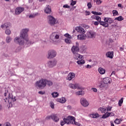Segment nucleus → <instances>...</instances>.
I'll return each mask as SVG.
<instances>
[{
  "label": "nucleus",
  "instance_id": "nucleus-1",
  "mask_svg": "<svg viewBox=\"0 0 126 126\" xmlns=\"http://www.w3.org/2000/svg\"><path fill=\"white\" fill-rule=\"evenodd\" d=\"M28 29H24L21 32L20 37H16L14 41L16 44H19L21 46H25V47H30V45L33 44L31 40L28 39Z\"/></svg>",
  "mask_w": 126,
  "mask_h": 126
},
{
  "label": "nucleus",
  "instance_id": "nucleus-2",
  "mask_svg": "<svg viewBox=\"0 0 126 126\" xmlns=\"http://www.w3.org/2000/svg\"><path fill=\"white\" fill-rule=\"evenodd\" d=\"M46 79L41 78L39 81L35 82V87L39 88L40 89H44L45 86H46Z\"/></svg>",
  "mask_w": 126,
  "mask_h": 126
},
{
  "label": "nucleus",
  "instance_id": "nucleus-3",
  "mask_svg": "<svg viewBox=\"0 0 126 126\" xmlns=\"http://www.w3.org/2000/svg\"><path fill=\"white\" fill-rule=\"evenodd\" d=\"M72 118L73 119V116H68L67 118H63V120H61L60 122V125L62 126H64L65 124L67 125H70V121H72Z\"/></svg>",
  "mask_w": 126,
  "mask_h": 126
},
{
  "label": "nucleus",
  "instance_id": "nucleus-4",
  "mask_svg": "<svg viewBox=\"0 0 126 126\" xmlns=\"http://www.w3.org/2000/svg\"><path fill=\"white\" fill-rule=\"evenodd\" d=\"M47 21L50 26H54L57 24V20L53 16L49 15L47 16Z\"/></svg>",
  "mask_w": 126,
  "mask_h": 126
},
{
  "label": "nucleus",
  "instance_id": "nucleus-5",
  "mask_svg": "<svg viewBox=\"0 0 126 126\" xmlns=\"http://www.w3.org/2000/svg\"><path fill=\"white\" fill-rule=\"evenodd\" d=\"M51 119L55 123H58V122L60 121V118H59V117H58V115L56 114H52L50 116H47L45 118V120H51Z\"/></svg>",
  "mask_w": 126,
  "mask_h": 126
},
{
  "label": "nucleus",
  "instance_id": "nucleus-6",
  "mask_svg": "<svg viewBox=\"0 0 126 126\" xmlns=\"http://www.w3.org/2000/svg\"><path fill=\"white\" fill-rule=\"evenodd\" d=\"M71 51L73 54H75L79 52V43L78 42H76L75 45H73L72 47Z\"/></svg>",
  "mask_w": 126,
  "mask_h": 126
},
{
  "label": "nucleus",
  "instance_id": "nucleus-7",
  "mask_svg": "<svg viewBox=\"0 0 126 126\" xmlns=\"http://www.w3.org/2000/svg\"><path fill=\"white\" fill-rule=\"evenodd\" d=\"M60 38V35H59V32H53L52 34L50 36V40H52V41H56V40L59 39Z\"/></svg>",
  "mask_w": 126,
  "mask_h": 126
},
{
  "label": "nucleus",
  "instance_id": "nucleus-8",
  "mask_svg": "<svg viewBox=\"0 0 126 126\" xmlns=\"http://www.w3.org/2000/svg\"><path fill=\"white\" fill-rule=\"evenodd\" d=\"M101 17L99 16H97L95 20L99 22L100 25H102L103 27H109V23L104 22V21H101Z\"/></svg>",
  "mask_w": 126,
  "mask_h": 126
},
{
  "label": "nucleus",
  "instance_id": "nucleus-9",
  "mask_svg": "<svg viewBox=\"0 0 126 126\" xmlns=\"http://www.w3.org/2000/svg\"><path fill=\"white\" fill-rule=\"evenodd\" d=\"M57 56V52L55 50H49L48 51V59H53Z\"/></svg>",
  "mask_w": 126,
  "mask_h": 126
},
{
  "label": "nucleus",
  "instance_id": "nucleus-10",
  "mask_svg": "<svg viewBox=\"0 0 126 126\" xmlns=\"http://www.w3.org/2000/svg\"><path fill=\"white\" fill-rule=\"evenodd\" d=\"M57 63L58 62L56 60L50 61L48 63V67L52 68V67H54L57 65Z\"/></svg>",
  "mask_w": 126,
  "mask_h": 126
},
{
  "label": "nucleus",
  "instance_id": "nucleus-11",
  "mask_svg": "<svg viewBox=\"0 0 126 126\" xmlns=\"http://www.w3.org/2000/svg\"><path fill=\"white\" fill-rule=\"evenodd\" d=\"M23 11H24V8L22 7H18L15 10V14L16 15L20 14Z\"/></svg>",
  "mask_w": 126,
  "mask_h": 126
},
{
  "label": "nucleus",
  "instance_id": "nucleus-12",
  "mask_svg": "<svg viewBox=\"0 0 126 126\" xmlns=\"http://www.w3.org/2000/svg\"><path fill=\"white\" fill-rule=\"evenodd\" d=\"M80 102L81 105L84 107H88V105H89L88 101H87L86 98H81L80 99Z\"/></svg>",
  "mask_w": 126,
  "mask_h": 126
},
{
  "label": "nucleus",
  "instance_id": "nucleus-13",
  "mask_svg": "<svg viewBox=\"0 0 126 126\" xmlns=\"http://www.w3.org/2000/svg\"><path fill=\"white\" fill-rule=\"evenodd\" d=\"M69 87H70V88H71V89H79V90L82 89V88L78 86V84H70L69 85Z\"/></svg>",
  "mask_w": 126,
  "mask_h": 126
},
{
  "label": "nucleus",
  "instance_id": "nucleus-14",
  "mask_svg": "<svg viewBox=\"0 0 126 126\" xmlns=\"http://www.w3.org/2000/svg\"><path fill=\"white\" fill-rule=\"evenodd\" d=\"M95 35H96V32L92 31H90L87 33V36L90 39L95 38Z\"/></svg>",
  "mask_w": 126,
  "mask_h": 126
},
{
  "label": "nucleus",
  "instance_id": "nucleus-15",
  "mask_svg": "<svg viewBox=\"0 0 126 126\" xmlns=\"http://www.w3.org/2000/svg\"><path fill=\"white\" fill-rule=\"evenodd\" d=\"M115 20H113V19L109 17H105L104 19V22L105 23H109V24H112V23H114Z\"/></svg>",
  "mask_w": 126,
  "mask_h": 126
},
{
  "label": "nucleus",
  "instance_id": "nucleus-16",
  "mask_svg": "<svg viewBox=\"0 0 126 126\" xmlns=\"http://www.w3.org/2000/svg\"><path fill=\"white\" fill-rule=\"evenodd\" d=\"M75 30L79 33H81L82 34H85V31L82 27H77L75 28Z\"/></svg>",
  "mask_w": 126,
  "mask_h": 126
},
{
  "label": "nucleus",
  "instance_id": "nucleus-17",
  "mask_svg": "<svg viewBox=\"0 0 126 126\" xmlns=\"http://www.w3.org/2000/svg\"><path fill=\"white\" fill-rule=\"evenodd\" d=\"M73 55L75 60H77L78 61H80V60H81V59H82V58L83 57L82 55L78 54V52L76 53H73Z\"/></svg>",
  "mask_w": 126,
  "mask_h": 126
},
{
  "label": "nucleus",
  "instance_id": "nucleus-18",
  "mask_svg": "<svg viewBox=\"0 0 126 126\" xmlns=\"http://www.w3.org/2000/svg\"><path fill=\"white\" fill-rule=\"evenodd\" d=\"M112 79L109 77H105L103 79V83L104 84H111Z\"/></svg>",
  "mask_w": 126,
  "mask_h": 126
},
{
  "label": "nucleus",
  "instance_id": "nucleus-19",
  "mask_svg": "<svg viewBox=\"0 0 126 126\" xmlns=\"http://www.w3.org/2000/svg\"><path fill=\"white\" fill-rule=\"evenodd\" d=\"M72 119V120L70 121V124H71V125H75V126H81L80 123L78 122H76L75 121V118H74V117H73V118Z\"/></svg>",
  "mask_w": 126,
  "mask_h": 126
},
{
  "label": "nucleus",
  "instance_id": "nucleus-20",
  "mask_svg": "<svg viewBox=\"0 0 126 126\" xmlns=\"http://www.w3.org/2000/svg\"><path fill=\"white\" fill-rule=\"evenodd\" d=\"M75 77V74L74 73H69L67 77V80L70 81L72 79V78H74Z\"/></svg>",
  "mask_w": 126,
  "mask_h": 126
},
{
  "label": "nucleus",
  "instance_id": "nucleus-21",
  "mask_svg": "<svg viewBox=\"0 0 126 126\" xmlns=\"http://www.w3.org/2000/svg\"><path fill=\"white\" fill-rule=\"evenodd\" d=\"M106 56L107 57V58H109V59H113L114 57V52H108L106 54Z\"/></svg>",
  "mask_w": 126,
  "mask_h": 126
},
{
  "label": "nucleus",
  "instance_id": "nucleus-22",
  "mask_svg": "<svg viewBox=\"0 0 126 126\" xmlns=\"http://www.w3.org/2000/svg\"><path fill=\"white\" fill-rule=\"evenodd\" d=\"M57 102H60V103H62V104H63L66 102V99L65 97H62L61 98H58L57 99Z\"/></svg>",
  "mask_w": 126,
  "mask_h": 126
},
{
  "label": "nucleus",
  "instance_id": "nucleus-23",
  "mask_svg": "<svg viewBox=\"0 0 126 126\" xmlns=\"http://www.w3.org/2000/svg\"><path fill=\"white\" fill-rule=\"evenodd\" d=\"M12 94H10L9 93H8V97H6L5 99H4V101L5 102H9V100H11V98H12Z\"/></svg>",
  "mask_w": 126,
  "mask_h": 126
},
{
  "label": "nucleus",
  "instance_id": "nucleus-24",
  "mask_svg": "<svg viewBox=\"0 0 126 126\" xmlns=\"http://www.w3.org/2000/svg\"><path fill=\"white\" fill-rule=\"evenodd\" d=\"M77 38H78V40H86V38H85V36H84V35L81 34H79L77 36Z\"/></svg>",
  "mask_w": 126,
  "mask_h": 126
},
{
  "label": "nucleus",
  "instance_id": "nucleus-25",
  "mask_svg": "<svg viewBox=\"0 0 126 126\" xmlns=\"http://www.w3.org/2000/svg\"><path fill=\"white\" fill-rule=\"evenodd\" d=\"M0 28H2V29H7V28H8V23H5L1 25Z\"/></svg>",
  "mask_w": 126,
  "mask_h": 126
},
{
  "label": "nucleus",
  "instance_id": "nucleus-26",
  "mask_svg": "<svg viewBox=\"0 0 126 126\" xmlns=\"http://www.w3.org/2000/svg\"><path fill=\"white\" fill-rule=\"evenodd\" d=\"M98 71L100 74H105L106 72V70H105V69L102 67H99L98 68Z\"/></svg>",
  "mask_w": 126,
  "mask_h": 126
},
{
  "label": "nucleus",
  "instance_id": "nucleus-27",
  "mask_svg": "<svg viewBox=\"0 0 126 126\" xmlns=\"http://www.w3.org/2000/svg\"><path fill=\"white\" fill-rule=\"evenodd\" d=\"M98 87H99V88H100L101 90H103V89H104V88L105 87V84L103 83L102 82H100L98 84Z\"/></svg>",
  "mask_w": 126,
  "mask_h": 126
},
{
  "label": "nucleus",
  "instance_id": "nucleus-28",
  "mask_svg": "<svg viewBox=\"0 0 126 126\" xmlns=\"http://www.w3.org/2000/svg\"><path fill=\"white\" fill-rule=\"evenodd\" d=\"M44 12H45V13H47V14H50V13L52 12V10L51 9V8L47 7L46 9L44 10Z\"/></svg>",
  "mask_w": 126,
  "mask_h": 126
},
{
  "label": "nucleus",
  "instance_id": "nucleus-29",
  "mask_svg": "<svg viewBox=\"0 0 126 126\" xmlns=\"http://www.w3.org/2000/svg\"><path fill=\"white\" fill-rule=\"evenodd\" d=\"M98 110H99V111H100V112L101 113H102L103 114H105L106 111L107 110V109L105 108H104V107H100L98 109Z\"/></svg>",
  "mask_w": 126,
  "mask_h": 126
},
{
  "label": "nucleus",
  "instance_id": "nucleus-30",
  "mask_svg": "<svg viewBox=\"0 0 126 126\" xmlns=\"http://www.w3.org/2000/svg\"><path fill=\"white\" fill-rule=\"evenodd\" d=\"M46 85H48V86H52L53 85V82L52 81L48 80L46 79Z\"/></svg>",
  "mask_w": 126,
  "mask_h": 126
},
{
  "label": "nucleus",
  "instance_id": "nucleus-31",
  "mask_svg": "<svg viewBox=\"0 0 126 126\" xmlns=\"http://www.w3.org/2000/svg\"><path fill=\"white\" fill-rule=\"evenodd\" d=\"M114 20H118V21H122V20H124V17L122 16H120L119 17L115 18Z\"/></svg>",
  "mask_w": 126,
  "mask_h": 126
},
{
  "label": "nucleus",
  "instance_id": "nucleus-32",
  "mask_svg": "<svg viewBox=\"0 0 126 126\" xmlns=\"http://www.w3.org/2000/svg\"><path fill=\"white\" fill-rule=\"evenodd\" d=\"M38 15H39V13H33L29 15V18H34V17H35V16H38Z\"/></svg>",
  "mask_w": 126,
  "mask_h": 126
},
{
  "label": "nucleus",
  "instance_id": "nucleus-33",
  "mask_svg": "<svg viewBox=\"0 0 126 126\" xmlns=\"http://www.w3.org/2000/svg\"><path fill=\"white\" fill-rule=\"evenodd\" d=\"M76 95H84V91L81 90V91H78L76 93Z\"/></svg>",
  "mask_w": 126,
  "mask_h": 126
},
{
  "label": "nucleus",
  "instance_id": "nucleus-34",
  "mask_svg": "<svg viewBox=\"0 0 126 126\" xmlns=\"http://www.w3.org/2000/svg\"><path fill=\"white\" fill-rule=\"evenodd\" d=\"M124 103V97H122L121 99L119 100L118 105L120 107H121L122 104Z\"/></svg>",
  "mask_w": 126,
  "mask_h": 126
},
{
  "label": "nucleus",
  "instance_id": "nucleus-35",
  "mask_svg": "<svg viewBox=\"0 0 126 126\" xmlns=\"http://www.w3.org/2000/svg\"><path fill=\"white\" fill-rule=\"evenodd\" d=\"M91 13L93 14H94V15H102V13L101 12H98L92 11Z\"/></svg>",
  "mask_w": 126,
  "mask_h": 126
},
{
  "label": "nucleus",
  "instance_id": "nucleus-36",
  "mask_svg": "<svg viewBox=\"0 0 126 126\" xmlns=\"http://www.w3.org/2000/svg\"><path fill=\"white\" fill-rule=\"evenodd\" d=\"M77 63H78V64H84V63H85V61L84 60H79L77 62Z\"/></svg>",
  "mask_w": 126,
  "mask_h": 126
},
{
  "label": "nucleus",
  "instance_id": "nucleus-37",
  "mask_svg": "<svg viewBox=\"0 0 126 126\" xmlns=\"http://www.w3.org/2000/svg\"><path fill=\"white\" fill-rule=\"evenodd\" d=\"M112 13L113 14V16L119 15V12H118V10H113L112 11Z\"/></svg>",
  "mask_w": 126,
  "mask_h": 126
},
{
  "label": "nucleus",
  "instance_id": "nucleus-38",
  "mask_svg": "<svg viewBox=\"0 0 126 126\" xmlns=\"http://www.w3.org/2000/svg\"><path fill=\"white\" fill-rule=\"evenodd\" d=\"M11 40H12V38L11 37H10V36H7L6 38V42L7 43H10V42H11Z\"/></svg>",
  "mask_w": 126,
  "mask_h": 126
},
{
  "label": "nucleus",
  "instance_id": "nucleus-39",
  "mask_svg": "<svg viewBox=\"0 0 126 126\" xmlns=\"http://www.w3.org/2000/svg\"><path fill=\"white\" fill-rule=\"evenodd\" d=\"M109 114H108V112H106L105 114H103L102 116V119H107V118H109Z\"/></svg>",
  "mask_w": 126,
  "mask_h": 126
},
{
  "label": "nucleus",
  "instance_id": "nucleus-40",
  "mask_svg": "<svg viewBox=\"0 0 126 126\" xmlns=\"http://www.w3.org/2000/svg\"><path fill=\"white\" fill-rule=\"evenodd\" d=\"M52 95L54 98H56V97H58L59 93L58 92H54L52 94Z\"/></svg>",
  "mask_w": 126,
  "mask_h": 126
},
{
  "label": "nucleus",
  "instance_id": "nucleus-41",
  "mask_svg": "<svg viewBox=\"0 0 126 126\" xmlns=\"http://www.w3.org/2000/svg\"><path fill=\"white\" fill-rule=\"evenodd\" d=\"M114 123L116 124V125H120V124H121L120 119H116V120L114 121Z\"/></svg>",
  "mask_w": 126,
  "mask_h": 126
},
{
  "label": "nucleus",
  "instance_id": "nucleus-42",
  "mask_svg": "<svg viewBox=\"0 0 126 126\" xmlns=\"http://www.w3.org/2000/svg\"><path fill=\"white\" fill-rule=\"evenodd\" d=\"M5 33L6 35H10V34H11V31L9 29H6L5 31Z\"/></svg>",
  "mask_w": 126,
  "mask_h": 126
},
{
  "label": "nucleus",
  "instance_id": "nucleus-43",
  "mask_svg": "<svg viewBox=\"0 0 126 126\" xmlns=\"http://www.w3.org/2000/svg\"><path fill=\"white\" fill-rule=\"evenodd\" d=\"M21 50H22V47H21V46H19L16 49L15 52L16 53H19Z\"/></svg>",
  "mask_w": 126,
  "mask_h": 126
},
{
  "label": "nucleus",
  "instance_id": "nucleus-44",
  "mask_svg": "<svg viewBox=\"0 0 126 126\" xmlns=\"http://www.w3.org/2000/svg\"><path fill=\"white\" fill-rule=\"evenodd\" d=\"M94 2H96V4H101L102 3V1L101 0H94Z\"/></svg>",
  "mask_w": 126,
  "mask_h": 126
},
{
  "label": "nucleus",
  "instance_id": "nucleus-45",
  "mask_svg": "<svg viewBox=\"0 0 126 126\" xmlns=\"http://www.w3.org/2000/svg\"><path fill=\"white\" fill-rule=\"evenodd\" d=\"M65 42L66 44H71V40H70V38H65Z\"/></svg>",
  "mask_w": 126,
  "mask_h": 126
},
{
  "label": "nucleus",
  "instance_id": "nucleus-46",
  "mask_svg": "<svg viewBox=\"0 0 126 126\" xmlns=\"http://www.w3.org/2000/svg\"><path fill=\"white\" fill-rule=\"evenodd\" d=\"M64 36L65 37H66V38H68V39H71V35H70L68 33H65Z\"/></svg>",
  "mask_w": 126,
  "mask_h": 126
},
{
  "label": "nucleus",
  "instance_id": "nucleus-47",
  "mask_svg": "<svg viewBox=\"0 0 126 126\" xmlns=\"http://www.w3.org/2000/svg\"><path fill=\"white\" fill-rule=\"evenodd\" d=\"M92 118H94V119L99 117V114L98 113H96L95 114H92Z\"/></svg>",
  "mask_w": 126,
  "mask_h": 126
},
{
  "label": "nucleus",
  "instance_id": "nucleus-48",
  "mask_svg": "<svg viewBox=\"0 0 126 126\" xmlns=\"http://www.w3.org/2000/svg\"><path fill=\"white\" fill-rule=\"evenodd\" d=\"M50 106L52 109H55V104L53 102L50 103Z\"/></svg>",
  "mask_w": 126,
  "mask_h": 126
},
{
  "label": "nucleus",
  "instance_id": "nucleus-49",
  "mask_svg": "<svg viewBox=\"0 0 126 126\" xmlns=\"http://www.w3.org/2000/svg\"><path fill=\"white\" fill-rule=\"evenodd\" d=\"M87 6L88 7V8L90 9V8L92 7V4H91V2H88L87 4Z\"/></svg>",
  "mask_w": 126,
  "mask_h": 126
},
{
  "label": "nucleus",
  "instance_id": "nucleus-50",
  "mask_svg": "<svg viewBox=\"0 0 126 126\" xmlns=\"http://www.w3.org/2000/svg\"><path fill=\"white\" fill-rule=\"evenodd\" d=\"M3 126H11V125H10V123H9V122H6L3 125Z\"/></svg>",
  "mask_w": 126,
  "mask_h": 126
},
{
  "label": "nucleus",
  "instance_id": "nucleus-51",
  "mask_svg": "<svg viewBox=\"0 0 126 126\" xmlns=\"http://www.w3.org/2000/svg\"><path fill=\"white\" fill-rule=\"evenodd\" d=\"M112 28H115V29H118V26H117V24H114V25H112Z\"/></svg>",
  "mask_w": 126,
  "mask_h": 126
},
{
  "label": "nucleus",
  "instance_id": "nucleus-52",
  "mask_svg": "<svg viewBox=\"0 0 126 126\" xmlns=\"http://www.w3.org/2000/svg\"><path fill=\"white\" fill-rule=\"evenodd\" d=\"M109 46L111 45V44L114 43V40L111 38L109 39Z\"/></svg>",
  "mask_w": 126,
  "mask_h": 126
},
{
  "label": "nucleus",
  "instance_id": "nucleus-53",
  "mask_svg": "<svg viewBox=\"0 0 126 126\" xmlns=\"http://www.w3.org/2000/svg\"><path fill=\"white\" fill-rule=\"evenodd\" d=\"M107 114L108 115H109V117L110 116V117H114V116H115V113L113 112L108 113Z\"/></svg>",
  "mask_w": 126,
  "mask_h": 126
},
{
  "label": "nucleus",
  "instance_id": "nucleus-54",
  "mask_svg": "<svg viewBox=\"0 0 126 126\" xmlns=\"http://www.w3.org/2000/svg\"><path fill=\"white\" fill-rule=\"evenodd\" d=\"M70 4L71 5H75V4H76V1H73V0H72V2L70 3Z\"/></svg>",
  "mask_w": 126,
  "mask_h": 126
},
{
  "label": "nucleus",
  "instance_id": "nucleus-55",
  "mask_svg": "<svg viewBox=\"0 0 126 126\" xmlns=\"http://www.w3.org/2000/svg\"><path fill=\"white\" fill-rule=\"evenodd\" d=\"M112 107H111V106H108L106 109H107V111H109V112H111V110H112Z\"/></svg>",
  "mask_w": 126,
  "mask_h": 126
},
{
  "label": "nucleus",
  "instance_id": "nucleus-56",
  "mask_svg": "<svg viewBox=\"0 0 126 126\" xmlns=\"http://www.w3.org/2000/svg\"><path fill=\"white\" fill-rule=\"evenodd\" d=\"M99 23H100L99 22L95 21L94 22V24L95 25V26H98V25H99Z\"/></svg>",
  "mask_w": 126,
  "mask_h": 126
},
{
  "label": "nucleus",
  "instance_id": "nucleus-57",
  "mask_svg": "<svg viewBox=\"0 0 126 126\" xmlns=\"http://www.w3.org/2000/svg\"><path fill=\"white\" fill-rule=\"evenodd\" d=\"M63 7L64 8H69L70 7H69V5L66 4L65 5H63Z\"/></svg>",
  "mask_w": 126,
  "mask_h": 126
},
{
  "label": "nucleus",
  "instance_id": "nucleus-58",
  "mask_svg": "<svg viewBox=\"0 0 126 126\" xmlns=\"http://www.w3.org/2000/svg\"><path fill=\"white\" fill-rule=\"evenodd\" d=\"M38 94H40L41 95H44V94H45V92H43L42 91H39Z\"/></svg>",
  "mask_w": 126,
  "mask_h": 126
},
{
  "label": "nucleus",
  "instance_id": "nucleus-59",
  "mask_svg": "<svg viewBox=\"0 0 126 126\" xmlns=\"http://www.w3.org/2000/svg\"><path fill=\"white\" fill-rule=\"evenodd\" d=\"M11 100H12V101H13V102H15V101H16V99H15V96L13 97L12 96Z\"/></svg>",
  "mask_w": 126,
  "mask_h": 126
},
{
  "label": "nucleus",
  "instance_id": "nucleus-60",
  "mask_svg": "<svg viewBox=\"0 0 126 126\" xmlns=\"http://www.w3.org/2000/svg\"><path fill=\"white\" fill-rule=\"evenodd\" d=\"M85 67H86V68H91V67H92V66L89 64H87L85 66Z\"/></svg>",
  "mask_w": 126,
  "mask_h": 126
},
{
  "label": "nucleus",
  "instance_id": "nucleus-61",
  "mask_svg": "<svg viewBox=\"0 0 126 126\" xmlns=\"http://www.w3.org/2000/svg\"><path fill=\"white\" fill-rule=\"evenodd\" d=\"M92 90H93L94 92H97V89H96V88H92Z\"/></svg>",
  "mask_w": 126,
  "mask_h": 126
},
{
  "label": "nucleus",
  "instance_id": "nucleus-62",
  "mask_svg": "<svg viewBox=\"0 0 126 126\" xmlns=\"http://www.w3.org/2000/svg\"><path fill=\"white\" fill-rule=\"evenodd\" d=\"M96 18H97V16L93 15V16H91V18L92 19H95L96 20Z\"/></svg>",
  "mask_w": 126,
  "mask_h": 126
},
{
  "label": "nucleus",
  "instance_id": "nucleus-63",
  "mask_svg": "<svg viewBox=\"0 0 126 126\" xmlns=\"http://www.w3.org/2000/svg\"><path fill=\"white\" fill-rule=\"evenodd\" d=\"M91 13L90 11H86V15H90Z\"/></svg>",
  "mask_w": 126,
  "mask_h": 126
},
{
  "label": "nucleus",
  "instance_id": "nucleus-64",
  "mask_svg": "<svg viewBox=\"0 0 126 126\" xmlns=\"http://www.w3.org/2000/svg\"><path fill=\"white\" fill-rule=\"evenodd\" d=\"M67 109H68V110H71V109H72V107L71 105H68L67 106Z\"/></svg>",
  "mask_w": 126,
  "mask_h": 126
}]
</instances>
